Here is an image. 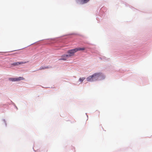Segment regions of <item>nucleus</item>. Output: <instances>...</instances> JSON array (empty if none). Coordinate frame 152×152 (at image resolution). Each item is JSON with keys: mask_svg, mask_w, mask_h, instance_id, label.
Returning a JSON list of instances; mask_svg holds the SVG:
<instances>
[{"mask_svg": "<svg viewBox=\"0 0 152 152\" xmlns=\"http://www.w3.org/2000/svg\"><path fill=\"white\" fill-rule=\"evenodd\" d=\"M85 79V78L84 77H82V78H80L79 79V81H80V82H81V83H82L83 81Z\"/></svg>", "mask_w": 152, "mask_h": 152, "instance_id": "6e6552de", "label": "nucleus"}, {"mask_svg": "<svg viewBox=\"0 0 152 152\" xmlns=\"http://www.w3.org/2000/svg\"><path fill=\"white\" fill-rule=\"evenodd\" d=\"M26 62H15L13 63H12L11 64V65L13 66H16L18 65L19 64H23L26 63Z\"/></svg>", "mask_w": 152, "mask_h": 152, "instance_id": "20e7f679", "label": "nucleus"}, {"mask_svg": "<svg viewBox=\"0 0 152 152\" xmlns=\"http://www.w3.org/2000/svg\"><path fill=\"white\" fill-rule=\"evenodd\" d=\"M105 76L101 73H95L92 75L88 77L87 78V80L88 81H93L97 80L99 79L101 80L104 79Z\"/></svg>", "mask_w": 152, "mask_h": 152, "instance_id": "f257e3e1", "label": "nucleus"}, {"mask_svg": "<svg viewBox=\"0 0 152 152\" xmlns=\"http://www.w3.org/2000/svg\"><path fill=\"white\" fill-rule=\"evenodd\" d=\"M85 50L84 48H76L74 49L70 50L68 51L67 53L68 54L67 55L68 56L69 58L74 55L75 53L77 52L80 50Z\"/></svg>", "mask_w": 152, "mask_h": 152, "instance_id": "f03ea898", "label": "nucleus"}, {"mask_svg": "<svg viewBox=\"0 0 152 152\" xmlns=\"http://www.w3.org/2000/svg\"><path fill=\"white\" fill-rule=\"evenodd\" d=\"M24 79L23 77H19L18 78H16V81H19L20 80H24Z\"/></svg>", "mask_w": 152, "mask_h": 152, "instance_id": "423d86ee", "label": "nucleus"}, {"mask_svg": "<svg viewBox=\"0 0 152 152\" xmlns=\"http://www.w3.org/2000/svg\"><path fill=\"white\" fill-rule=\"evenodd\" d=\"M9 80H10L12 81H16V78H10L9 79Z\"/></svg>", "mask_w": 152, "mask_h": 152, "instance_id": "1a4fd4ad", "label": "nucleus"}, {"mask_svg": "<svg viewBox=\"0 0 152 152\" xmlns=\"http://www.w3.org/2000/svg\"><path fill=\"white\" fill-rule=\"evenodd\" d=\"M68 58V56L67 55H66L61 56L59 59L65 61Z\"/></svg>", "mask_w": 152, "mask_h": 152, "instance_id": "39448f33", "label": "nucleus"}, {"mask_svg": "<svg viewBox=\"0 0 152 152\" xmlns=\"http://www.w3.org/2000/svg\"><path fill=\"white\" fill-rule=\"evenodd\" d=\"M90 0H76L77 2L80 4H83L87 3Z\"/></svg>", "mask_w": 152, "mask_h": 152, "instance_id": "7ed1b4c3", "label": "nucleus"}, {"mask_svg": "<svg viewBox=\"0 0 152 152\" xmlns=\"http://www.w3.org/2000/svg\"><path fill=\"white\" fill-rule=\"evenodd\" d=\"M49 67L48 66H41L39 69V70L44 69H45L48 68Z\"/></svg>", "mask_w": 152, "mask_h": 152, "instance_id": "0eeeda50", "label": "nucleus"}]
</instances>
